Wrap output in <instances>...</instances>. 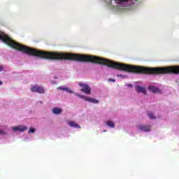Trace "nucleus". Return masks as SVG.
I'll return each mask as SVG.
<instances>
[{
  "instance_id": "nucleus-11",
  "label": "nucleus",
  "mask_w": 179,
  "mask_h": 179,
  "mask_svg": "<svg viewBox=\"0 0 179 179\" xmlns=\"http://www.w3.org/2000/svg\"><path fill=\"white\" fill-rule=\"evenodd\" d=\"M57 89L59 90H64L65 92H68L69 93H73V92H72L71 90H69V88H67V87H62L60 86L57 87Z\"/></svg>"
},
{
  "instance_id": "nucleus-4",
  "label": "nucleus",
  "mask_w": 179,
  "mask_h": 179,
  "mask_svg": "<svg viewBox=\"0 0 179 179\" xmlns=\"http://www.w3.org/2000/svg\"><path fill=\"white\" fill-rule=\"evenodd\" d=\"M138 129L140 131H143L144 132H149L150 131V125L147 124V125H142L139 124L137 126Z\"/></svg>"
},
{
  "instance_id": "nucleus-20",
  "label": "nucleus",
  "mask_w": 179,
  "mask_h": 179,
  "mask_svg": "<svg viewBox=\"0 0 179 179\" xmlns=\"http://www.w3.org/2000/svg\"><path fill=\"white\" fill-rule=\"evenodd\" d=\"M2 85H3L2 81H0V86H2Z\"/></svg>"
},
{
  "instance_id": "nucleus-10",
  "label": "nucleus",
  "mask_w": 179,
  "mask_h": 179,
  "mask_svg": "<svg viewBox=\"0 0 179 179\" xmlns=\"http://www.w3.org/2000/svg\"><path fill=\"white\" fill-rule=\"evenodd\" d=\"M52 113L54 114H61L62 113V109L59 108H55L52 109Z\"/></svg>"
},
{
  "instance_id": "nucleus-15",
  "label": "nucleus",
  "mask_w": 179,
  "mask_h": 179,
  "mask_svg": "<svg viewBox=\"0 0 179 179\" xmlns=\"http://www.w3.org/2000/svg\"><path fill=\"white\" fill-rule=\"evenodd\" d=\"M34 132H36V129L29 128V134H34Z\"/></svg>"
},
{
  "instance_id": "nucleus-22",
  "label": "nucleus",
  "mask_w": 179,
  "mask_h": 179,
  "mask_svg": "<svg viewBox=\"0 0 179 179\" xmlns=\"http://www.w3.org/2000/svg\"><path fill=\"white\" fill-rule=\"evenodd\" d=\"M110 3H112V2H113V0H110Z\"/></svg>"
},
{
  "instance_id": "nucleus-5",
  "label": "nucleus",
  "mask_w": 179,
  "mask_h": 179,
  "mask_svg": "<svg viewBox=\"0 0 179 179\" xmlns=\"http://www.w3.org/2000/svg\"><path fill=\"white\" fill-rule=\"evenodd\" d=\"M13 131H20V132H24V131H27V127L26 126H18L13 128Z\"/></svg>"
},
{
  "instance_id": "nucleus-1",
  "label": "nucleus",
  "mask_w": 179,
  "mask_h": 179,
  "mask_svg": "<svg viewBox=\"0 0 179 179\" xmlns=\"http://www.w3.org/2000/svg\"><path fill=\"white\" fill-rule=\"evenodd\" d=\"M0 40L4 43V44L11 47V48L17 50V51H21V52H24V54L32 57H37L38 58H42L43 59H50L51 61V52L38 50L37 49L29 48L24 45H20L1 31H0Z\"/></svg>"
},
{
  "instance_id": "nucleus-23",
  "label": "nucleus",
  "mask_w": 179,
  "mask_h": 179,
  "mask_svg": "<svg viewBox=\"0 0 179 179\" xmlns=\"http://www.w3.org/2000/svg\"><path fill=\"white\" fill-rule=\"evenodd\" d=\"M103 132H106V130H104V131H103Z\"/></svg>"
},
{
  "instance_id": "nucleus-8",
  "label": "nucleus",
  "mask_w": 179,
  "mask_h": 179,
  "mask_svg": "<svg viewBox=\"0 0 179 179\" xmlns=\"http://www.w3.org/2000/svg\"><path fill=\"white\" fill-rule=\"evenodd\" d=\"M85 101H89V103H92L93 104H99V100L93 98H90L89 96H87L85 98Z\"/></svg>"
},
{
  "instance_id": "nucleus-18",
  "label": "nucleus",
  "mask_w": 179,
  "mask_h": 179,
  "mask_svg": "<svg viewBox=\"0 0 179 179\" xmlns=\"http://www.w3.org/2000/svg\"><path fill=\"white\" fill-rule=\"evenodd\" d=\"M109 82H115V80H111V79H110V80H109Z\"/></svg>"
},
{
  "instance_id": "nucleus-19",
  "label": "nucleus",
  "mask_w": 179,
  "mask_h": 179,
  "mask_svg": "<svg viewBox=\"0 0 179 179\" xmlns=\"http://www.w3.org/2000/svg\"><path fill=\"white\" fill-rule=\"evenodd\" d=\"M127 86H129V87H132V85L131 84H128Z\"/></svg>"
},
{
  "instance_id": "nucleus-14",
  "label": "nucleus",
  "mask_w": 179,
  "mask_h": 179,
  "mask_svg": "<svg viewBox=\"0 0 179 179\" xmlns=\"http://www.w3.org/2000/svg\"><path fill=\"white\" fill-rule=\"evenodd\" d=\"M76 96H78V97H80V99H83V100H86V98L87 97L80 94H76Z\"/></svg>"
},
{
  "instance_id": "nucleus-21",
  "label": "nucleus",
  "mask_w": 179,
  "mask_h": 179,
  "mask_svg": "<svg viewBox=\"0 0 179 179\" xmlns=\"http://www.w3.org/2000/svg\"><path fill=\"white\" fill-rule=\"evenodd\" d=\"M132 5H134V3H131L129 4V6H132Z\"/></svg>"
},
{
  "instance_id": "nucleus-7",
  "label": "nucleus",
  "mask_w": 179,
  "mask_h": 179,
  "mask_svg": "<svg viewBox=\"0 0 179 179\" xmlns=\"http://www.w3.org/2000/svg\"><path fill=\"white\" fill-rule=\"evenodd\" d=\"M148 90L152 93H162V91L155 86H150Z\"/></svg>"
},
{
  "instance_id": "nucleus-16",
  "label": "nucleus",
  "mask_w": 179,
  "mask_h": 179,
  "mask_svg": "<svg viewBox=\"0 0 179 179\" xmlns=\"http://www.w3.org/2000/svg\"><path fill=\"white\" fill-rule=\"evenodd\" d=\"M3 71V66H0V72H2Z\"/></svg>"
},
{
  "instance_id": "nucleus-13",
  "label": "nucleus",
  "mask_w": 179,
  "mask_h": 179,
  "mask_svg": "<svg viewBox=\"0 0 179 179\" xmlns=\"http://www.w3.org/2000/svg\"><path fill=\"white\" fill-rule=\"evenodd\" d=\"M148 115L150 120H155L156 118L155 116H153V113H148Z\"/></svg>"
},
{
  "instance_id": "nucleus-17",
  "label": "nucleus",
  "mask_w": 179,
  "mask_h": 179,
  "mask_svg": "<svg viewBox=\"0 0 179 179\" xmlns=\"http://www.w3.org/2000/svg\"><path fill=\"white\" fill-rule=\"evenodd\" d=\"M5 134V131L0 130V135H3Z\"/></svg>"
},
{
  "instance_id": "nucleus-12",
  "label": "nucleus",
  "mask_w": 179,
  "mask_h": 179,
  "mask_svg": "<svg viewBox=\"0 0 179 179\" xmlns=\"http://www.w3.org/2000/svg\"><path fill=\"white\" fill-rule=\"evenodd\" d=\"M106 125H108V127H110V128H115V124H114V122L111 121L106 122Z\"/></svg>"
},
{
  "instance_id": "nucleus-9",
  "label": "nucleus",
  "mask_w": 179,
  "mask_h": 179,
  "mask_svg": "<svg viewBox=\"0 0 179 179\" xmlns=\"http://www.w3.org/2000/svg\"><path fill=\"white\" fill-rule=\"evenodd\" d=\"M69 125L70 127H71V128H79V129H80V126H79V124H78V123H76L75 122H69Z\"/></svg>"
},
{
  "instance_id": "nucleus-6",
  "label": "nucleus",
  "mask_w": 179,
  "mask_h": 179,
  "mask_svg": "<svg viewBox=\"0 0 179 179\" xmlns=\"http://www.w3.org/2000/svg\"><path fill=\"white\" fill-rule=\"evenodd\" d=\"M136 91L137 93H143V94H146V89L139 85L136 86Z\"/></svg>"
},
{
  "instance_id": "nucleus-2",
  "label": "nucleus",
  "mask_w": 179,
  "mask_h": 179,
  "mask_svg": "<svg viewBox=\"0 0 179 179\" xmlns=\"http://www.w3.org/2000/svg\"><path fill=\"white\" fill-rule=\"evenodd\" d=\"M78 85L81 87L80 91L85 94H90L92 93V89L90 88V87H89V85H87V84L80 83Z\"/></svg>"
},
{
  "instance_id": "nucleus-3",
  "label": "nucleus",
  "mask_w": 179,
  "mask_h": 179,
  "mask_svg": "<svg viewBox=\"0 0 179 179\" xmlns=\"http://www.w3.org/2000/svg\"><path fill=\"white\" fill-rule=\"evenodd\" d=\"M31 91L33 92L39 93L40 94H44L45 93L44 88L38 85H35L34 87H31Z\"/></svg>"
}]
</instances>
